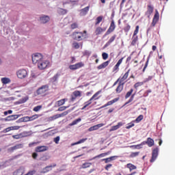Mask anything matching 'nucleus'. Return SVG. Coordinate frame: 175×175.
Instances as JSON below:
<instances>
[{
    "instance_id": "obj_25",
    "label": "nucleus",
    "mask_w": 175,
    "mask_h": 175,
    "mask_svg": "<svg viewBox=\"0 0 175 175\" xmlns=\"http://www.w3.org/2000/svg\"><path fill=\"white\" fill-rule=\"evenodd\" d=\"M109 64H110V60L103 62V64H100L97 66V69L100 70L101 69H105L107 66H109Z\"/></svg>"
},
{
    "instance_id": "obj_1",
    "label": "nucleus",
    "mask_w": 175,
    "mask_h": 175,
    "mask_svg": "<svg viewBox=\"0 0 175 175\" xmlns=\"http://www.w3.org/2000/svg\"><path fill=\"white\" fill-rule=\"evenodd\" d=\"M72 38L74 39V40H77L78 42L83 40V39H87V31L85 30L83 31H74L72 33Z\"/></svg>"
},
{
    "instance_id": "obj_29",
    "label": "nucleus",
    "mask_w": 175,
    "mask_h": 175,
    "mask_svg": "<svg viewBox=\"0 0 175 175\" xmlns=\"http://www.w3.org/2000/svg\"><path fill=\"white\" fill-rule=\"evenodd\" d=\"M89 11H90V6H87L85 8H83L82 10H81L80 15L85 16V14H87Z\"/></svg>"
},
{
    "instance_id": "obj_11",
    "label": "nucleus",
    "mask_w": 175,
    "mask_h": 175,
    "mask_svg": "<svg viewBox=\"0 0 175 175\" xmlns=\"http://www.w3.org/2000/svg\"><path fill=\"white\" fill-rule=\"evenodd\" d=\"M81 96V92H80L79 90H75L72 92V94L71 95L70 101L75 102V100H76V99H77V98H80Z\"/></svg>"
},
{
    "instance_id": "obj_57",
    "label": "nucleus",
    "mask_w": 175,
    "mask_h": 175,
    "mask_svg": "<svg viewBox=\"0 0 175 175\" xmlns=\"http://www.w3.org/2000/svg\"><path fill=\"white\" fill-rule=\"evenodd\" d=\"M66 109H68V107H65V106L60 107L58 108L57 111H64L66 110Z\"/></svg>"
},
{
    "instance_id": "obj_34",
    "label": "nucleus",
    "mask_w": 175,
    "mask_h": 175,
    "mask_svg": "<svg viewBox=\"0 0 175 175\" xmlns=\"http://www.w3.org/2000/svg\"><path fill=\"white\" fill-rule=\"evenodd\" d=\"M87 139H88L87 138H83L79 141L72 144L71 146H77V144H81V143H84L85 142H86Z\"/></svg>"
},
{
    "instance_id": "obj_6",
    "label": "nucleus",
    "mask_w": 175,
    "mask_h": 175,
    "mask_svg": "<svg viewBox=\"0 0 175 175\" xmlns=\"http://www.w3.org/2000/svg\"><path fill=\"white\" fill-rule=\"evenodd\" d=\"M42 59H44L43 57V55L41 53H35L32 55V62L33 64H38L40 63Z\"/></svg>"
},
{
    "instance_id": "obj_53",
    "label": "nucleus",
    "mask_w": 175,
    "mask_h": 175,
    "mask_svg": "<svg viewBox=\"0 0 175 175\" xmlns=\"http://www.w3.org/2000/svg\"><path fill=\"white\" fill-rule=\"evenodd\" d=\"M59 140H60L59 136H57L53 139V142L54 143H55V144H59Z\"/></svg>"
},
{
    "instance_id": "obj_64",
    "label": "nucleus",
    "mask_w": 175,
    "mask_h": 175,
    "mask_svg": "<svg viewBox=\"0 0 175 175\" xmlns=\"http://www.w3.org/2000/svg\"><path fill=\"white\" fill-rule=\"evenodd\" d=\"M38 144V142H31L29 144V147H33V146H36Z\"/></svg>"
},
{
    "instance_id": "obj_12",
    "label": "nucleus",
    "mask_w": 175,
    "mask_h": 175,
    "mask_svg": "<svg viewBox=\"0 0 175 175\" xmlns=\"http://www.w3.org/2000/svg\"><path fill=\"white\" fill-rule=\"evenodd\" d=\"M83 66H84V63L81 62L75 64L70 65L69 69H70V70H77V69H80V68H83Z\"/></svg>"
},
{
    "instance_id": "obj_58",
    "label": "nucleus",
    "mask_w": 175,
    "mask_h": 175,
    "mask_svg": "<svg viewBox=\"0 0 175 175\" xmlns=\"http://www.w3.org/2000/svg\"><path fill=\"white\" fill-rule=\"evenodd\" d=\"M10 131H12V128L10 126V127H8V128L5 129L3 131V133H8V132H10Z\"/></svg>"
},
{
    "instance_id": "obj_27",
    "label": "nucleus",
    "mask_w": 175,
    "mask_h": 175,
    "mask_svg": "<svg viewBox=\"0 0 175 175\" xmlns=\"http://www.w3.org/2000/svg\"><path fill=\"white\" fill-rule=\"evenodd\" d=\"M116 158H118V156H111L107 159H103L102 161H105V163H109V162H111V161H115Z\"/></svg>"
},
{
    "instance_id": "obj_23",
    "label": "nucleus",
    "mask_w": 175,
    "mask_h": 175,
    "mask_svg": "<svg viewBox=\"0 0 175 175\" xmlns=\"http://www.w3.org/2000/svg\"><path fill=\"white\" fill-rule=\"evenodd\" d=\"M20 117V115H11L5 118V121H14Z\"/></svg>"
},
{
    "instance_id": "obj_10",
    "label": "nucleus",
    "mask_w": 175,
    "mask_h": 175,
    "mask_svg": "<svg viewBox=\"0 0 175 175\" xmlns=\"http://www.w3.org/2000/svg\"><path fill=\"white\" fill-rule=\"evenodd\" d=\"M115 29H116V23H114V21H112L111 22L109 29L105 33L104 36H107V35H110V33H111V32H114Z\"/></svg>"
},
{
    "instance_id": "obj_21",
    "label": "nucleus",
    "mask_w": 175,
    "mask_h": 175,
    "mask_svg": "<svg viewBox=\"0 0 175 175\" xmlns=\"http://www.w3.org/2000/svg\"><path fill=\"white\" fill-rule=\"evenodd\" d=\"M102 126H105V124L100 123L94 126H91L89 128V132H92V131H98L99 128H102Z\"/></svg>"
},
{
    "instance_id": "obj_5",
    "label": "nucleus",
    "mask_w": 175,
    "mask_h": 175,
    "mask_svg": "<svg viewBox=\"0 0 175 175\" xmlns=\"http://www.w3.org/2000/svg\"><path fill=\"white\" fill-rule=\"evenodd\" d=\"M99 94H100V91L96 92L89 100L85 102L84 103L85 105L82 107L81 110H85V108L88 107V106H90V105L92 103V100H94H94L99 99V98H96V96H98Z\"/></svg>"
},
{
    "instance_id": "obj_30",
    "label": "nucleus",
    "mask_w": 175,
    "mask_h": 175,
    "mask_svg": "<svg viewBox=\"0 0 175 175\" xmlns=\"http://www.w3.org/2000/svg\"><path fill=\"white\" fill-rule=\"evenodd\" d=\"M123 124L122 122H120L118 123L117 125L116 126H113L111 129V131H117V129H120V128H121V126H122Z\"/></svg>"
},
{
    "instance_id": "obj_62",
    "label": "nucleus",
    "mask_w": 175,
    "mask_h": 175,
    "mask_svg": "<svg viewBox=\"0 0 175 175\" xmlns=\"http://www.w3.org/2000/svg\"><path fill=\"white\" fill-rule=\"evenodd\" d=\"M113 166V164H108L105 167V170L109 171V169Z\"/></svg>"
},
{
    "instance_id": "obj_63",
    "label": "nucleus",
    "mask_w": 175,
    "mask_h": 175,
    "mask_svg": "<svg viewBox=\"0 0 175 175\" xmlns=\"http://www.w3.org/2000/svg\"><path fill=\"white\" fill-rule=\"evenodd\" d=\"M31 117L33 120H37V118H39V117H40V115L35 114V115H33Z\"/></svg>"
},
{
    "instance_id": "obj_44",
    "label": "nucleus",
    "mask_w": 175,
    "mask_h": 175,
    "mask_svg": "<svg viewBox=\"0 0 175 175\" xmlns=\"http://www.w3.org/2000/svg\"><path fill=\"white\" fill-rule=\"evenodd\" d=\"M92 165V163H85L82 164V169H87V167H90Z\"/></svg>"
},
{
    "instance_id": "obj_46",
    "label": "nucleus",
    "mask_w": 175,
    "mask_h": 175,
    "mask_svg": "<svg viewBox=\"0 0 175 175\" xmlns=\"http://www.w3.org/2000/svg\"><path fill=\"white\" fill-rule=\"evenodd\" d=\"M21 120L23 122H28L29 121V116H25L21 119H19V121Z\"/></svg>"
},
{
    "instance_id": "obj_37",
    "label": "nucleus",
    "mask_w": 175,
    "mask_h": 175,
    "mask_svg": "<svg viewBox=\"0 0 175 175\" xmlns=\"http://www.w3.org/2000/svg\"><path fill=\"white\" fill-rule=\"evenodd\" d=\"M12 137L14 139H15L16 140H18L19 139H23V137H24V136L23 135V133H20V134L12 135Z\"/></svg>"
},
{
    "instance_id": "obj_2",
    "label": "nucleus",
    "mask_w": 175,
    "mask_h": 175,
    "mask_svg": "<svg viewBox=\"0 0 175 175\" xmlns=\"http://www.w3.org/2000/svg\"><path fill=\"white\" fill-rule=\"evenodd\" d=\"M49 91H50V87L49 85H43L36 90V94L41 96H46Z\"/></svg>"
},
{
    "instance_id": "obj_35",
    "label": "nucleus",
    "mask_w": 175,
    "mask_h": 175,
    "mask_svg": "<svg viewBox=\"0 0 175 175\" xmlns=\"http://www.w3.org/2000/svg\"><path fill=\"white\" fill-rule=\"evenodd\" d=\"M65 102H66V99H65V98L58 100L57 102V105L58 107L62 106V105H65Z\"/></svg>"
},
{
    "instance_id": "obj_4",
    "label": "nucleus",
    "mask_w": 175,
    "mask_h": 175,
    "mask_svg": "<svg viewBox=\"0 0 175 175\" xmlns=\"http://www.w3.org/2000/svg\"><path fill=\"white\" fill-rule=\"evenodd\" d=\"M139 25H137L131 38V46H136V44H137V42H139V36H137V34L139 33Z\"/></svg>"
},
{
    "instance_id": "obj_13",
    "label": "nucleus",
    "mask_w": 175,
    "mask_h": 175,
    "mask_svg": "<svg viewBox=\"0 0 175 175\" xmlns=\"http://www.w3.org/2000/svg\"><path fill=\"white\" fill-rule=\"evenodd\" d=\"M159 151V149L158 148H155L154 149L152 150V158L150 160V162L152 163V162H155V160L157 158H158V152Z\"/></svg>"
},
{
    "instance_id": "obj_43",
    "label": "nucleus",
    "mask_w": 175,
    "mask_h": 175,
    "mask_svg": "<svg viewBox=\"0 0 175 175\" xmlns=\"http://www.w3.org/2000/svg\"><path fill=\"white\" fill-rule=\"evenodd\" d=\"M133 92V89H131L129 92H127V93L125 95V99H128V98H129L131 96V95H132V93Z\"/></svg>"
},
{
    "instance_id": "obj_40",
    "label": "nucleus",
    "mask_w": 175,
    "mask_h": 175,
    "mask_svg": "<svg viewBox=\"0 0 175 175\" xmlns=\"http://www.w3.org/2000/svg\"><path fill=\"white\" fill-rule=\"evenodd\" d=\"M81 121V118H79L77 120H75L72 123L70 124V126H73V125H77V124H79Z\"/></svg>"
},
{
    "instance_id": "obj_42",
    "label": "nucleus",
    "mask_w": 175,
    "mask_h": 175,
    "mask_svg": "<svg viewBox=\"0 0 175 175\" xmlns=\"http://www.w3.org/2000/svg\"><path fill=\"white\" fill-rule=\"evenodd\" d=\"M140 152H133L130 154V158H136V157L139 156Z\"/></svg>"
},
{
    "instance_id": "obj_39",
    "label": "nucleus",
    "mask_w": 175,
    "mask_h": 175,
    "mask_svg": "<svg viewBox=\"0 0 175 175\" xmlns=\"http://www.w3.org/2000/svg\"><path fill=\"white\" fill-rule=\"evenodd\" d=\"M28 99H29V97H28V96H26L21 98L18 100V103H25V102H27V100H28Z\"/></svg>"
},
{
    "instance_id": "obj_59",
    "label": "nucleus",
    "mask_w": 175,
    "mask_h": 175,
    "mask_svg": "<svg viewBox=\"0 0 175 175\" xmlns=\"http://www.w3.org/2000/svg\"><path fill=\"white\" fill-rule=\"evenodd\" d=\"M47 167H44V168H43L42 169V170H41L40 172V173L41 174H44V173H49L48 172V171H47Z\"/></svg>"
},
{
    "instance_id": "obj_8",
    "label": "nucleus",
    "mask_w": 175,
    "mask_h": 175,
    "mask_svg": "<svg viewBox=\"0 0 175 175\" xmlns=\"http://www.w3.org/2000/svg\"><path fill=\"white\" fill-rule=\"evenodd\" d=\"M49 65H50V62H49L47 60H44V59L41 60L37 64L38 69H40V70H43L44 69H46V68H47L49 66Z\"/></svg>"
},
{
    "instance_id": "obj_48",
    "label": "nucleus",
    "mask_w": 175,
    "mask_h": 175,
    "mask_svg": "<svg viewBox=\"0 0 175 175\" xmlns=\"http://www.w3.org/2000/svg\"><path fill=\"white\" fill-rule=\"evenodd\" d=\"M57 166V164H53V165H48L45 167H47L46 172H51V170H53V167H55Z\"/></svg>"
},
{
    "instance_id": "obj_38",
    "label": "nucleus",
    "mask_w": 175,
    "mask_h": 175,
    "mask_svg": "<svg viewBox=\"0 0 175 175\" xmlns=\"http://www.w3.org/2000/svg\"><path fill=\"white\" fill-rule=\"evenodd\" d=\"M102 20H103V16H98L96 19L95 25H98V24H100Z\"/></svg>"
},
{
    "instance_id": "obj_14",
    "label": "nucleus",
    "mask_w": 175,
    "mask_h": 175,
    "mask_svg": "<svg viewBox=\"0 0 175 175\" xmlns=\"http://www.w3.org/2000/svg\"><path fill=\"white\" fill-rule=\"evenodd\" d=\"M158 21H159V12H158V10H156L154 17L152 18L151 27H155Z\"/></svg>"
},
{
    "instance_id": "obj_26",
    "label": "nucleus",
    "mask_w": 175,
    "mask_h": 175,
    "mask_svg": "<svg viewBox=\"0 0 175 175\" xmlns=\"http://www.w3.org/2000/svg\"><path fill=\"white\" fill-rule=\"evenodd\" d=\"M117 38V35L114 34L113 36H112L109 40H108V42L105 44V47H107V46H110L113 42H114L116 40V38Z\"/></svg>"
},
{
    "instance_id": "obj_19",
    "label": "nucleus",
    "mask_w": 175,
    "mask_h": 175,
    "mask_svg": "<svg viewBox=\"0 0 175 175\" xmlns=\"http://www.w3.org/2000/svg\"><path fill=\"white\" fill-rule=\"evenodd\" d=\"M25 173V168L24 167H20L13 172V175H23Z\"/></svg>"
},
{
    "instance_id": "obj_51",
    "label": "nucleus",
    "mask_w": 175,
    "mask_h": 175,
    "mask_svg": "<svg viewBox=\"0 0 175 175\" xmlns=\"http://www.w3.org/2000/svg\"><path fill=\"white\" fill-rule=\"evenodd\" d=\"M133 126H135V123H133V122H131L126 126V129H131V128H133Z\"/></svg>"
},
{
    "instance_id": "obj_47",
    "label": "nucleus",
    "mask_w": 175,
    "mask_h": 175,
    "mask_svg": "<svg viewBox=\"0 0 175 175\" xmlns=\"http://www.w3.org/2000/svg\"><path fill=\"white\" fill-rule=\"evenodd\" d=\"M133 99H135V94L131 95V96L129 98V100L126 103H125L124 106H126V105H128L129 103H131V102H133Z\"/></svg>"
},
{
    "instance_id": "obj_45",
    "label": "nucleus",
    "mask_w": 175,
    "mask_h": 175,
    "mask_svg": "<svg viewBox=\"0 0 175 175\" xmlns=\"http://www.w3.org/2000/svg\"><path fill=\"white\" fill-rule=\"evenodd\" d=\"M70 28L72 29H76L79 28V24L77 23H73L70 25Z\"/></svg>"
},
{
    "instance_id": "obj_9",
    "label": "nucleus",
    "mask_w": 175,
    "mask_h": 175,
    "mask_svg": "<svg viewBox=\"0 0 175 175\" xmlns=\"http://www.w3.org/2000/svg\"><path fill=\"white\" fill-rule=\"evenodd\" d=\"M65 116H68V111H64L60 114H56L53 116H51L48 118V121H54L55 120H58V118H61V117H65Z\"/></svg>"
},
{
    "instance_id": "obj_61",
    "label": "nucleus",
    "mask_w": 175,
    "mask_h": 175,
    "mask_svg": "<svg viewBox=\"0 0 175 175\" xmlns=\"http://www.w3.org/2000/svg\"><path fill=\"white\" fill-rule=\"evenodd\" d=\"M124 57H122L121 59H120L119 60H118V62H117V64H116V65H118V66H120V65H121L122 64V61H124Z\"/></svg>"
},
{
    "instance_id": "obj_60",
    "label": "nucleus",
    "mask_w": 175,
    "mask_h": 175,
    "mask_svg": "<svg viewBox=\"0 0 175 175\" xmlns=\"http://www.w3.org/2000/svg\"><path fill=\"white\" fill-rule=\"evenodd\" d=\"M47 167H44V168H43L42 169V170H41L40 172V173L41 174H44V173H49L48 172V171H47Z\"/></svg>"
},
{
    "instance_id": "obj_49",
    "label": "nucleus",
    "mask_w": 175,
    "mask_h": 175,
    "mask_svg": "<svg viewBox=\"0 0 175 175\" xmlns=\"http://www.w3.org/2000/svg\"><path fill=\"white\" fill-rule=\"evenodd\" d=\"M144 118L143 115H139L135 120V122H140Z\"/></svg>"
},
{
    "instance_id": "obj_55",
    "label": "nucleus",
    "mask_w": 175,
    "mask_h": 175,
    "mask_svg": "<svg viewBox=\"0 0 175 175\" xmlns=\"http://www.w3.org/2000/svg\"><path fill=\"white\" fill-rule=\"evenodd\" d=\"M42 109V105H38L36 107H35L33 110V111H39V110H40Z\"/></svg>"
},
{
    "instance_id": "obj_36",
    "label": "nucleus",
    "mask_w": 175,
    "mask_h": 175,
    "mask_svg": "<svg viewBox=\"0 0 175 175\" xmlns=\"http://www.w3.org/2000/svg\"><path fill=\"white\" fill-rule=\"evenodd\" d=\"M1 83L3 84H9L10 83V79L8 77L1 78Z\"/></svg>"
},
{
    "instance_id": "obj_15",
    "label": "nucleus",
    "mask_w": 175,
    "mask_h": 175,
    "mask_svg": "<svg viewBox=\"0 0 175 175\" xmlns=\"http://www.w3.org/2000/svg\"><path fill=\"white\" fill-rule=\"evenodd\" d=\"M131 72V69H129L128 71L122 76V77H120L118 79L119 80V84H125V81L128 77L129 76V72Z\"/></svg>"
},
{
    "instance_id": "obj_32",
    "label": "nucleus",
    "mask_w": 175,
    "mask_h": 175,
    "mask_svg": "<svg viewBox=\"0 0 175 175\" xmlns=\"http://www.w3.org/2000/svg\"><path fill=\"white\" fill-rule=\"evenodd\" d=\"M80 46H81V47H83V42L79 44L77 42H74L72 43V47H73V49H75L76 50H78V49H80Z\"/></svg>"
},
{
    "instance_id": "obj_18",
    "label": "nucleus",
    "mask_w": 175,
    "mask_h": 175,
    "mask_svg": "<svg viewBox=\"0 0 175 175\" xmlns=\"http://www.w3.org/2000/svg\"><path fill=\"white\" fill-rule=\"evenodd\" d=\"M50 21V16L47 15H42L40 17V23L41 24H47Z\"/></svg>"
},
{
    "instance_id": "obj_7",
    "label": "nucleus",
    "mask_w": 175,
    "mask_h": 175,
    "mask_svg": "<svg viewBox=\"0 0 175 175\" xmlns=\"http://www.w3.org/2000/svg\"><path fill=\"white\" fill-rule=\"evenodd\" d=\"M16 76L18 79H25L28 76V71L25 69H19L16 71Z\"/></svg>"
},
{
    "instance_id": "obj_16",
    "label": "nucleus",
    "mask_w": 175,
    "mask_h": 175,
    "mask_svg": "<svg viewBox=\"0 0 175 175\" xmlns=\"http://www.w3.org/2000/svg\"><path fill=\"white\" fill-rule=\"evenodd\" d=\"M154 12V7L151 4H148L147 7V11L145 12V16H147L148 18H150Z\"/></svg>"
},
{
    "instance_id": "obj_54",
    "label": "nucleus",
    "mask_w": 175,
    "mask_h": 175,
    "mask_svg": "<svg viewBox=\"0 0 175 175\" xmlns=\"http://www.w3.org/2000/svg\"><path fill=\"white\" fill-rule=\"evenodd\" d=\"M102 57H103V59H107V58H109V54L106 53H102Z\"/></svg>"
},
{
    "instance_id": "obj_24",
    "label": "nucleus",
    "mask_w": 175,
    "mask_h": 175,
    "mask_svg": "<svg viewBox=\"0 0 175 175\" xmlns=\"http://www.w3.org/2000/svg\"><path fill=\"white\" fill-rule=\"evenodd\" d=\"M106 31V28H102L100 27H97L95 30L96 36H98L100 34H102L103 32H105Z\"/></svg>"
},
{
    "instance_id": "obj_31",
    "label": "nucleus",
    "mask_w": 175,
    "mask_h": 175,
    "mask_svg": "<svg viewBox=\"0 0 175 175\" xmlns=\"http://www.w3.org/2000/svg\"><path fill=\"white\" fill-rule=\"evenodd\" d=\"M109 154H110V152L101 153V154L93 157L92 159H90V161H92V159H96V158H103V157H106V156L109 155Z\"/></svg>"
},
{
    "instance_id": "obj_3",
    "label": "nucleus",
    "mask_w": 175,
    "mask_h": 175,
    "mask_svg": "<svg viewBox=\"0 0 175 175\" xmlns=\"http://www.w3.org/2000/svg\"><path fill=\"white\" fill-rule=\"evenodd\" d=\"M146 144H147L149 147H152V146L154 144V139H152L151 137H148L146 141H144L138 145L131 146V147H134V148H142V146H146Z\"/></svg>"
},
{
    "instance_id": "obj_22",
    "label": "nucleus",
    "mask_w": 175,
    "mask_h": 175,
    "mask_svg": "<svg viewBox=\"0 0 175 175\" xmlns=\"http://www.w3.org/2000/svg\"><path fill=\"white\" fill-rule=\"evenodd\" d=\"M118 100H120V98H113V100L108 101L107 103L101 107V109H103L104 107H107V106H111V105L116 103V102H118Z\"/></svg>"
},
{
    "instance_id": "obj_50",
    "label": "nucleus",
    "mask_w": 175,
    "mask_h": 175,
    "mask_svg": "<svg viewBox=\"0 0 175 175\" xmlns=\"http://www.w3.org/2000/svg\"><path fill=\"white\" fill-rule=\"evenodd\" d=\"M11 127V131H18V129H20V128H22L23 126H10Z\"/></svg>"
},
{
    "instance_id": "obj_56",
    "label": "nucleus",
    "mask_w": 175,
    "mask_h": 175,
    "mask_svg": "<svg viewBox=\"0 0 175 175\" xmlns=\"http://www.w3.org/2000/svg\"><path fill=\"white\" fill-rule=\"evenodd\" d=\"M130 30H131V25H127L124 28V32H129Z\"/></svg>"
},
{
    "instance_id": "obj_17",
    "label": "nucleus",
    "mask_w": 175,
    "mask_h": 175,
    "mask_svg": "<svg viewBox=\"0 0 175 175\" xmlns=\"http://www.w3.org/2000/svg\"><path fill=\"white\" fill-rule=\"evenodd\" d=\"M23 144H18L11 148H9L8 149V152H13V151L16 150H20V148H23Z\"/></svg>"
},
{
    "instance_id": "obj_20",
    "label": "nucleus",
    "mask_w": 175,
    "mask_h": 175,
    "mask_svg": "<svg viewBox=\"0 0 175 175\" xmlns=\"http://www.w3.org/2000/svg\"><path fill=\"white\" fill-rule=\"evenodd\" d=\"M49 150V147L46 146H37L35 148L36 152H44V151H47Z\"/></svg>"
},
{
    "instance_id": "obj_33",
    "label": "nucleus",
    "mask_w": 175,
    "mask_h": 175,
    "mask_svg": "<svg viewBox=\"0 0 175 175\" xmlns=\"http://www.w3.org/2000/svg\"><path fill=\"white\" fill-rule=\"evenodd\" d=\"M126 167L129 169L130 172H132V170H135L137 169L136 165L132 164V163H128L126 164Z\"/></svg>"
},
{
    "instance_id": "obj_52",
    "label": "nucleus",
    "mask_w": 175,
    "mask_h": 175,
    "mask_svg": "<svg viewBox=\"0 0 175 175\" xmlns=\"http://www.w3.org/2000/svg\"><path fill=\"white\" fill-rule=\"evenodd\" d=\"M118 70H120V66L116 64L113 68V72H118Z\"/></svg>"
},
{
    "instance_id": "obj_28",
    "label": "nucleus",
    "mask_w": 175,
    "mask_h": 175,
    "mask_svg": "<svg viewBox=\"0 0 175 175\" xmlns=\"http://www.w3.org/2000/svg\"><path fill=\"white\" fill-rule=\"evenodd\" d=\"M122 90H124V83H119L116 89V94H121Z\"/></svg>"
},
{
    "instance_id": "obj_41",
    "label": "nucleus",
    "mask_w": 175,
    "mask_h": 175,
    "mask_svg": "<svg viewBox=\"0 0 175 175\" xmlns=\"http://www.w3.org/2000/svg\"><path fill=\"white\" fill-rule=\"evenodd\" d=\"M144 84V81L143 82H137L136 83H135L134 85V88L135 90H137L138 87H142V85H143Z\"/></svg>"
}]
</instances>
